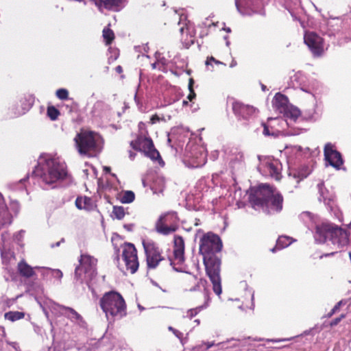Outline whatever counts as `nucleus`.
I'll return each mask as SVG.
<instances>
[{"mask_svg":"<svg viewBox=\"0 0 351 351\" xmlns=\"http://www.w3.org/2000/svg\"><path fill=\"white\" fill-rule=\"evenodd\" d=\"M343 301H339L337 302L335 306L332 308L330 312L328 314V317H330L332 316L333 314H335L337 311L339 310L340 306L342 305Z\"/></svg>","mask_w":351,"mask_h":351,"instance_id":"nucleus-47","label":"nucleus"},{"mask_svg":"<svg viewBox=\"0 0 351 351\" xmlns=\"http://www.w3.org/2000/svg\"><path fill=\"white\" fill-rule=\"evenodd\" d=\"M21 108H19L16 106H12V112L10 114L11 118L19 117L26 113V112H27L31 108L32 103L27 99H23L21 101Z\"/></svg>","mask_w":351,"mask_h":351,"instance_id":"nucleus-25","label":"nucleus"},{"mask_svg":"<svg viewBox=\"0 0 351 351\" xmlns=\"http://www.w3.org/2000/svg\"><path fill=\"white\" fill-rule=\"evenodd\" d=\"M64 239H62L60 241L56 242V243L51 244V247L53 248L55 247H58V246H60L61 243H64Z\"/></svg>","mask_w":351,"mask_h":351,"instance_id":"nucleus-55","label":"nucleus"},{"mask_svg":"<svg viewBox=\"0 0 351 351\" xmlns=\"http://www.w3.org/2000/svg\"><path fill=\"white\" fill-rule=\"evenodd\" d=\"M322 186L323 184H318V188L320 193L319 200L323 201L325 204H329L330 202L332 200V197L330 196L325 195Z\"/></svg>","mask_w":351,"mask_h":351,"instance_id":"nucleus-39","label":"nucleus"},{"mask_svg":"<svg viewBox=\"0 0 351 351\" xmlns=\"http://www.w3.org/2000/svg\"><path fill=\"white\" fill-rule=\"evenodd\" d=\"M184 32V27H181L180 29V32L182 34Z\"/></svg>","mask_w":351,"mask_h":351,"instance_id":"nucleus-64","label":"nucleus"},{"mask_svg":"<svg viewBox=\"0 0 351 351\" xmlns=\"http://www.w3.org/2000/svg\"><path fill=\"white\" fill-rule=\"evenodd\" d=\"M221 248V241L217 234L208 233L200 239L199 252L203 258L217 256L216 253L219 252Z\"/></svg>","mask_w":351,"mask_h":351,"instance_id":"nucleus-8","label":"nucleus"},{"mask_svg":"<svg viewBox=\"0 0 351 351\" xmlns=\"http://www.w3.org/2000/svg\"><path fill=\"white\" fill-rule=\"evenodd\" d=\"M24 233V231L23 230H21L20 232H19L16 234V237L17 238L18 237H22L23 234Z\"/></svg>","mask_w":351,"mask_h":351,"instance_id":"nucleus-61","label":"nucleus"},{"mask_svg":"<svg viewBox=\"0 0 351 351\" xmlns=\"http://www.w3.org/2000/svg\"><path fill=\"white\" fill-rule=\"evenodd\" d=\"M158 120H159V118H158L156 115L153 116V117H152V119H151V121H152V122L153 123H155V122H156V121H158Z\"/></svg>","mask_w":351,"mask_h":351,"instance_id":"nucleus-58","label":"nucleus"},{"mask_svg":"<svg viewBox=\"0 0 351 351\" xmlns=\"http://www.w3.org/2000/svg\"><path fill=\"white\" fill-rule=\"evenodd\" d=\"M294 337H291V338H285V339H267V341H270V342H274V343H277V342H281V341H291V339H293Z\"/></svg>","mask_w":351,"mask_h":351,"instance_id":"nucleus-50","label":"nucleus"},{"mask_svg":"<svg viewBox=\"0 0 351 351\" xmlns=\"http://www.w3.org/2000/svg\"><path fill=\"white\" fill-rule=\"evenodd\" d=\"M310 173V171L307 167H304L298 171L293 173V178L296 180L297 182L306 178Z\"/></svg>","mask_w":351,"mask_h":351,"instance_id":"nucleus-35","label":"nucleus"},{"mask_svg":"<svg viewBox=\"0 0 351 351\" xmlns=\"http://www.w3.org/2000/svg\"><path fill=\"white\" fill-rule=\"evenodd\" d=\"M214 346V343L213 342H208L206 343V346H207V349H209L211 347H213Z\"/></svg>","mask_w":351,"mask_h":351,"instance_id":"nucleus-60","label":"nucleus"},{"mask_svg":"<svg viewBox=\"0 0 351 351\" xmlns=\"http://www.w3.org/2000/svg\"><path fill=\"white\" fill-rule=\"evenodd\" d=\"M102 36L106 45H109L114 39V34L109 27H105L102 31Z\"/></svg>","mask_w":351,"mask_h":351,"instance_id":"nucleus-33","label":"nucleus"},{"mask_svg":"<svg viewBox=\"0 0 351 351\" xmlns=\"http://www.w3.org/2000/svg\"><path fill=\"white\" fill-rule=\"evenodd\" d=\"M10 209L15 213H18L20 209L19 203L16 200H12L10 202Z\"/></svg>","mask_w":351,"mask_h":351,"instance_id":"nucleus-44","label":"nucleus"},{"mask_svg":"<svg viewBox=\"0 0 351 351\" xmlns=\"http://www.w3.org/2000/svg\"><path fill=\"white\" fill-rule=\"evenodd\" d=\"M134 224L132 223H128V224H124L123 228L127 230L128 231L130 232L133 230L134 228Z\"/></svg>","mask_w":351,"mask_h":351,"instance_id":"nucleus-54","label":"nucleus"},{"mask_svg":"<svg viewBox=\"0 0 351 351\" xmlns=\"http://www.w3.org/2000/svg\"><path fill=\"white\" fill-rule=\"evenodd\" d=\"M110 106L102 101H97L95 103L92 113L95 117H103L110 110Z\"/></svg>","mask_w":351,"mask_h":351,"instance_id":"nucleus-26","label":"nucleus"},{"mask_svg":"<svg viewBox=\"0 0 351 351\" xmlns=\"http://www.w3.org/2000/svg\"><path fill=\"white\" fill-rule=\"evenodd\" d=\"M182 287L186 291H196L202 289L206 292L207 281L205 279H198L195 275L186 274L182 279Z\"/></svg>","mask_w":351,"mask_h":351,"instance_id":"nucleus-16","label":"nucleus"},{"mask_svg":"<svg viewBox=\"0 0 351 351\" xmlns=\"http://www.w3.org/2000/svg\"><path fill=\"white\" fill-rule=\"evenodd\" d=\"M6 343L10 345L15 350L19 351V346L16 342L7 341Z\"/></svg>","mask_w":351,"mask_h":351,"instance_id":"nucleus-53","label":"nucleus"},{"mask_svg":"<svg viewBox=\"0 0 351 351\" xmlns=\"http://www.w3.org/2000/svg\"><path fill=\"white\" fill-rule=\"evenodd\" d=\"M304 40L314 56H320L324 53L323 38L313 32H306Z\"/></svg>","mask_w":351,"mask_h":351,"instance_id":"nucleus-15","label":"nucleus"},{"mask_svg":"<svg viewBox=\"0 0 351 351\" xmlns=\"http://www.w3.org/2000/svg\"><path fill=\"white\" fill-rule=\"evenodd\" d=\"M345 317H346V315L344 314H342L339 317L334 319L330 322V326H335L337 325L342 320V319L345 318Z\"/></svg>","mask_w":351,"mask_h":351,"instance_id":"nucleus-49","label":"nucleus"},{"mask_svg":"<svg viewBox=\"0 0 351 351\" xmlns=\"http://www.w3.org/2000/svg\"><path fill=\"white\" fill-rule=\"evenodd\" d=\"M12 223V215L10 213L4 199L0 193V228Z\"/></svg>","mask_w":351,"mask_h":351,"instance_id":"nucleus-23","label":"nucleus"},{"mask_svg":"<svg viewBox=\"0 0 351 351\" xmlns=\"http://www.w3.org/2000/svg\"><path fill=\"white\" fill-rule=\"evenodd\" d=\"M136 156V153L133 152L132 151H129V158L132 160L134 159Z\"/></svg>","mask_w":351,"mask_h":351,"instance_id":"nucleus-56","label":"nucleus"},{"mask_svg":"<svg viewBox=\"0 0 351 351\" xmlns=\"http://www.w3.org/2000/svg\"><path fill=\"white\" fill-rule=\"evenodd\" d=\"M36 269L40 273L42 279L46 282H51L53 279L60 281L63 276L62 272L58 269L36 266Z\"/></svg>","mask_w":351,"mask_h":351,"instance_id":"nucleus-20","label":"nucleus"},{"mask_svg":"<svg viewBox=\"0 0 351 351\" xmlns=\"http://www.w3.org/2000/svg\"><path fill=\"white\" fill-rule=\"evenodd\" d=\"M234 195L233 199L236 201L237 205L239 208L241 207V204H243L241 201V190L240 188L237 189L236 186H234Z\"/></svg>","mask_w":351,"mask_h":351,"instance_id":"nucleus-42","label":"nucleus"},{"mask_svg":"<svg viewBox=\"0 0 351 351\" xmlns=\"http://www.w3.org/2000/svg\"><path fill=\"white\" fill-rule=\"evenodd\" d=\"M115 70L117 73H121L123 71L122 67L121 66H117L115 68Z\"/></svg>","mask_w":351,"mask_h":351,"instance_id":"nucleus-57","label":"nucleus"},{"mask_svg":"<svg viewBox=\"0 0 351 351\" xmlns=\"http://www.w3.org/2000/svg\"><path fill=\"white\" fill-rule=\"evenodd\" d=\"M32 177L40 178L45 189H53L68 176L66 166L58 158L49 156H41Z\"/></svg>","mask_w":351,"mask_h":351,"instance_id":"nucleus-1","label":"nucleus"},{"mask_svg":"<svg viewBox=\"0 0 351 351\" xmlns=\"http://www.w3.org/2000/svg\"><path fill=\"white\" fill-rule=\"evenodd\" d=\"M207 305H202L199 306L196 308L189 309L186 312V317L189 319H192L193 317L197 315L201 311H202L204 308H206Z\"/></svg>","mask_w":351,"mask_h":351,"instance_id":"nucleus-38","label":"nucleus"},{"mask_svg":"<svg viewBox=\"0 0 351 351\" xmlns=\"http://www.w3.org/2000/svg\"><path fill=\"white\" fill-rule=\"evenodd\" d=\"M232 108L237 119L240 121H243V124H247V121L253 119L257 114V110L255 108L238 101L232 103Z\"/></svg>","mask_w":351,"mask_h":351,"instance_id":"nucleus-13","label":"nucleus"},{"mask_svg":"<svg viewBox=\"0 0 351 351\" xmlns=\"http://www.w3.org/2000/svg\"><path fill=\"white\" fill-rule=\"evenodd\" d=\"M135 195L132 191H125L120 197V200L123 204H130L134 200Z\"/></svg>","mask_w":351,"mask_h":351,"instance_id":"nucleus-36","label":"nucleus"},{"mask_svg":"<svg viewBox=\"0 0 351 351\" xmlns=\"http://www.w3.org/2000/svg\"><path fill=\"white\" fill-rule=\"evenodd\" d=\"M299 219L308 229L312 228L315 223V215L308 211L302 212L299 215Z\"/></svg>","mask_w":351,"mask_h":351,"instance_id":"nucleus-28","label":"nucleus"},{"mask_svg":"<svg viewBox=\"0 0 351 351\" xmlns=\"http://www.w3.org/2000/svg\"><path fill=\"white\" fill-rule=\"evenodd\" d=\"M283 111L285 116L290 121H295L300 114L299 109L292 106L287 107Z\"/></svg>","mask_w":351,"mask_h":351,"instance_id":"nucleus-32","label":"nucleus"},{"mask_svg":"<svg viewBox=\"0 0 351 351\" xmlns=\"http://www.w3.org/2000/svg\"><path fill=\"white\" fill-rule=\"evenodd\" d=\"M131 147L136 150H138L149 157L152 160H159L163 163L159 152L155 149L153 141L149 138H139L130 143Z\"/></svg>","mask_w":351,"mask_h":351,"instance_id":"nucleus-12","label":"nucleus"},{"mask_svg":"<svg viewBox=\"0 0 351 351\" xmlns=\"http://www.w3.org/2000/svg\"><path fill=\"white\" fill-rule=\"evenodd\" d=\"M305 82V76L302 72H297L293 75L290 77V85L294 88H300L302 90H304L302 88V85Z\"/></svg>","mask_w":351,"mask_h":351,"instance_id":"nucleus-27","label":"nucleus"},{"mask_svg":"<svg viewBox=\"0 0 351 351\" xmlns=\"http://www.w3.org/2000/svg\"><path fill=\"white\" fill-rule=\"evenodd\" d=\"M348 230L332 223H323L316 226L314 238L316 242L322 243L327 241L337 248L341 249L349 243Z\"/></svg>","mask_w":351,"mask_h":351,"instance_id":"nucleus-3","label":"nucleus"},{"mask_svg":"<svg viewBox=\"0 0 351 351\" xmlns=\"http://www.w3.org/2000/svg\"><path fill=\"white\" fill-rule=\"evenodd\" d=\"M99 305L106 318L121 319L126 315V304L122 295L117 291L106 293L99 300Z\"/></svg>","mask_w":351,"mask_h":351,"instance_id":"nucleus-5","label":"nucleus"},{"mask_svg":"<svg viewBox=\"0 0 351 351\" xmlns=\"http://www.w3.org/2000/svg\"><path fill=\"white\" fill-rule=\"evenodd\" d=\"M210 62H214L217 64H223L221 62L215 60L213 57H210L208 58L207 60L206 61V64L208 66L210 64Z\"/></svg>","mask_w":351,"mask_h":351,"instance_id":"nucleus-51","label":"nucleus"},{"mask_svg":"<svg viewBox=\"0 0 351 351\" xmlns=\"http://www.w3.org/2000/svg\"><path fill=\"white\" fill-rule=\"evenodd\" d=\"M258 169L263 175L276 180H280L282 178V164L279 160L273 157L264 158L260 163Z\"/></svg>","mask_w":351,"mask_h":351,"instance_id":"nucleus-11","label":"nucleus"},{"mask_svg":"<svg viewBox=\"0 0 351 351\" xmlns=\"http://www.w3.org/2000/svg\"><path fill=\"white\" fill-rule=\"evenodd\" d=\"M288 102V98L280 93H276L273 99L274 105L281 110H285L289 106Z\"/></svg>","mask_w":351,"mask_h":351,"instance_id":"nucleus-29","label":"nucleus"},{"mask_svg":"<svg viewBox=\"0 0 351 351\" xmlns=\"http://www.w3.org/2000/svg\"><path fill=\"white\" fill-rule=\"evenodd\" d=\"M52 308L55 310H58L61 315L66 317L71 322L77 324L80 327L84 328L86 326V322L83 317L73 308L56 303L53 304Z\"/></svg>","mask_w":351,"mask_h":351,"instance_id":"nucleus-18","label":"nucleus"},{"mask_svg":"<svg viewBox=\"0 0 351 351\" xmlns=\"http://www.w3.org/2000/svg\"><path fill=\"white\" fill-rule=\"evenodd\" d=\"M122 256L126 269L129 270L131 274H134L138 268L137 252L134 245L131 243L126 244L123 247Z\"/></svg>","mask_w":351,"mask_h":351,"instance_id":"nucleus-14","label":"nucleus"},{"mask_svg":"<svg viewBox=\"0 0 351 351\" xmlns=\"http://www.w3.org/2000/svg\"><path fill=\"white\" fill-rule=\"evenodd\" d=\"M193 83V81L192 79H191L190 82H189V88L190 90V93L187 97V98L189 101H192L195 97V93L192 88Z\"/></svg>","mask_w":351,"mask_h":351,"instance_id":"nucleus-46","label":"nucleus"},{"mask_svg":"<svg viewBox=\"0 0 351 351\" xmlns=\"http://www.w3.org/2000/svg\"><path fill=\"white\" fill-rule=\"evenodd\" d=\"M143 245L146 255V262L148 269H156L158 264L165 260L161 255V250L152 240H143Z\"/></svg>","mask_w":351,"mask_h":351,"instance_id":"nucleus-10","label":"nucleus"},{"mask_svg":"<svg viewBox=\"0 0 351 351\" xmlns=\"http://www.w3.org/2000/svg\"><path fill=\"white\" fill-rule=\"evenodd\" d=\"M206 272L213 286V291L217 295L221 293L220 278L221 261L217 256L203 258Z\"/></svg>","mask_w":351,"mask_h":351,"instance_id":"nucleus-7","label":"nucleus"},{"mask_svg":"<svg viewBox=\"0 0 351 351\" xmlns=\"http://www.w3.org/2000/svg\"><path fill=\"white\" fill-rule=\"evenodd\" d=\"M261 127L263 128V134L265 136H274V132H270L269 127L265 123H262Z\"/></svg>","mask_w":351,"mask_h":351,"instance_id":"nucleus-45","label":"nucleus"},{"mask_svg":"<svg viewBox=\"0 0 351 351\" xmlns=\"http://www.w3.org/2000/svg\"><path fill=\"white\" fill-rule=\"evenodd\" d=\"M313 110V113L309 114L308 118L311 120L315 121L319 117V115L317 112H315V110Z\"/></svg>","mask_w":351,"mask_h":351,"instance_id":"nucleus-52","label":"nucleus"},{"mask_svg":"<svg viewBox=\"0 0 351 351\" xmlns=\"http://www.w3.org/2000/svg\"><path fill=\"white\" fill-rule=\"evenodd\" d=\"M169 330L172 331L173 332V334L181 341V342H182V337H183L182 332H181L180 331H179L176 329H174L171 326L169 327Z\"/></svg>","mask_w":351,"mask_h":351,"instance_id":"nucleus-48","label":"nucleus"},{"mask_svg":"<svg viewBox=\"0 0 351 351\" xmlns=\"http://www.w3.org/2000/svg\"><path fill=\"white\" fill-rule=\"evenodd\" d=\"M125 210L122 206H114L112 210V215L119 220L122 219L125 216Z\"/></svg>","mask_w":351,"mask_h":351,"instance_id":"nucleus-37","label":"nucleus"},{"mask_svg":"<svg viewBox=\"0 0 351 351\" xmlns=\"http://www.w3.org/2000/svg\"><path fill=\"white\" fill-rule=\"evenodd\" d=\"M75 206L79 209L90 210L93 207V202L90 197H79L75 200Z\"/></svg>","mask_w":351,"mask_h":351,"instance_id":"nucleus-30","label":"nucleus"},{"mask_svg":"<svg viewBox=\"0 0 351 351\" xmlns=\"http://www.w3.org/2000/svg\"><path fill=\"white\" fill-rule=\"evenodd\" d=\"M25 181H26L25 178L21 179L18 182L10 184V186L13 190L23 191V190L25 189V188H26L25 184Z\"/></svg>","mask_w":351,"mask_h":351,"instance_id":"nucleus-40","label":"nucleus"},{"mask_svg":"<svg viewBox=\"0 0 351 351\" xmlns=\"http://www.w3.org/2000/svg\"><path fill=\"white\" fill-rule=\"evenodd\" d=\"M24 313L19 311H9L4 314L5 319L11 322H15L21 319L24 317Z\"/></svg>","mask_w":351,"mask_h":351,"instance_id":"nucleus-34","label":"nucleus"},{"mask_svg":"<svg viewBox=\"0 0 351 351\" xmlns=\"http://www.w3.org/2000/svg\"><path fill=\"white\" fill-rule=\"evenodd\" d=\"M56 97L61 100H66L69 97V91L65 88H60L56 90Z\"/></svg>","mask_w":351,"mask_h":351,"instance_id":"nucleus-43","label":"nucleus"},{"mask_svg":"<svg viewBox=\"0 0 351 351\" xmlns=\"http://www.w3.org/2000/svg\"><path fill=\"white\" fill-rule=\"evenodd\" d=\"M324 156L329 165L337 169L343 165V159L341 154L334 149L332 143H328L324 147Z\"/></svg>","mask_w":351,"mask_h":351,"instance_id":"nucleus-19","label":"nucleus"},{"mask_svg":"<svg viewBox=\"0 0 351 351\" xmlns=\"http://www.w3.org/2000/svg\"><path fill=\"white\" fill-rule=\"evenodd\" d=\"M80 266L75 270V278L81 282H86L93 293L94 280L97 276V260L90 255L82 254L80 259Z\"/></svg>","mask_w":351,"mask_h":351,"instance_id":"nucleus-6","label":"nucleus"},{"mask_svg":"<svg viewBox=\"0 0 351 351\" xmlns=\"http://www.w3.org/2000/svg\"><path fill=\"white\" fill-rule=\"evenodd\" d=\"M17 269L19 274L25 278H30L36 274V266L32 267L25 260H21L17 265Z\"/></svg>","mask_w":351,"mask_h":351,"instance_id":"nucleus-24","label":"nucleus"},{"mask_svg":"<svg viewBox=\"0 0 351 351\" xmlns=\"http://www.w3.org/2000/svg\"><path fill=\"white\" fill-rule=\"evenodd\" d=\"M189 166L192 168L202 167L206 162V154L203 148L194 145L187 154Z\"/></svg>","mask_w":351,"mask_h":351,"instance_id":"nucleus-17","label":"nucleus"},{"mask_svg":"<svg viewBox=\"0 0 351 351\" xmlns=\"http://www.w3.org/2000/svg\"><path fill=\"white\" fill-rule=\"evenodd\" d=\"M59 114L60 112L54 106H49L47 108V115L51 120L54 121L57 119Z\"/></svg>","mask_w":351,"mask_h":351,"instance_id":"nucleus-41","label":"nucleus"},{"mask_svg":"<svg viewBox=\"0 0 351 351\" xmlns=\"http://www.w3.org/2000/svg\"><path fill=\"white\" fill-rule=\"evenodd\" d=\"M243 158V154L241 153H238L237 156V159H239V160H241Z\"/></svg>","mask_w":351,"mask_h":351,"instance_id":"nucleus-62","label":"nucleus"},{"mask_svg":"<svg viewBox=\"0 0 351 351\" xmlns=\"http://www.w3.org/2000/svg\"><path fill=\"white\" fill-rule=\"evenodd\" d=\"M248 199L255 209L261 208L267 214L279 213L282 209V195L267 184L251 188Z\"/></svg>","mask_w":351,"mask_h":351,"instance_id":"nucleus-2","label":"nucleus"},{"mask_svg":"<svg viewBox=\"0 0 351 351\" xmlns=\"http://www.w3.org/2000/svg\"><path fill=\"white\" fill-rule=\"evenodd\" d=\"M173 254L175 261L178 263H182L184 261V242L180 236L174 237Z\"/></svg>","mask_w":351,"mask_h":351,"instance_id":"nucleus-22","label":"nucleus"},{"mask_svg":"<svg viewBox=\"0 0 351 351\" xmlns=\"http://www.w3.org/2000/svg\"><path fill=\"white\" fill-rule=\"evenodd\" d=\"M292 243L291 239L287 236L279 237L276 241V245L271 251L275 252L278 250H281L288 247Z\"/></svg>","mask_w":351,"mask_h":351,"instance_id":"nucleus-31","label":"nucleus"},{"mask_svg":"<svg viewBox=\"0 0 351 351\" xmlns=\"http://www.w3.org/2000/svg\"><path fill=\"white\" fill-rule=\"evenodd\" d=\"M74 141L80 156L95 157L101 151V138L93 132L82 131L75 136Z\"/></svg>","mask_w":351,"mask_h":351,"instance_id":"nucleus-4","label":"nucleus"},{"mask_svg":"<svg viewBox=\"0 0 351 351\" xmlns=\"http://www.w3.org/2000/svg\"><path fill=\"white\" fill-rule=\"evenodd\" d=\"M172 136H173V133H171V136H169V138H168V143H171V138H172Z\"/></svg>","mask_w":351,"mask_h":351,"instance_id":"nucleus-63","label":"nucleus"},{"mask_svg":"<svg viewBox=\"0 0 351 351\" xmlns=\"http://www.w3.org/2000/svg\"><path fill=\"white\" fill-rule=\"evenodd\" d=\"M236 65H237V62H236V60H232V62H231V63H230V66L231 68H232V67H234Z\"/></svg>","mask_w":351,"mask_h":351,"instance_id":"nucleus-59","label":"nucleus"},{"mask_svg":"<svg viewBox=\"0 0 351 351\" xmlns=\"http://www.w3.org/2000/svg\"><path fill=\"white\" fill-rule=\"evenodd\" d=\"M124 0H98L95 1V5L100 12L105 8L113 12H119L124 7Z\"/></svg>","mask_w":351,"mask_h":351,"instance_id":"nucleus-21","label":"nucleus"},{"mask_svg":"<svg viewBox=\"0 0 351 351\" xmlns=\"http://www.w3.org/2000/svg\"><path fill=\"white\" fill-rule=\"evenodd\" d=\"M179 218L176 212L171 211L161 215L156 223V231L163 235H168L177 230Z\"/></svg>","mask_w":351,"mask_h":351,"instance_id":"nucleus-9","label":"nucleus"}]
</instances>
